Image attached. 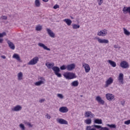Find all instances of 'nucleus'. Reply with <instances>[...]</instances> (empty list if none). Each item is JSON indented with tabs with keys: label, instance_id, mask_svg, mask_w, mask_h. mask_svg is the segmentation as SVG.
Here are the masks:
<instances>
[{
	"label": "nucleus",
	"instance_id": "de8ad7c7",
	"mask_svg": "<svg viewBox=\"0 0 130 130\" xmlns=\"http://www.w3.org/2000/svg\"><path fill=\"white\" fill-rule=\"evenodd\" d=\"M121 105H122L123 106H124V104H125V102L124 101H121Z\"/></svg>",
	"mask_w": 130,
	"mask_h": 130
},
{
	"label": "nucleus",
	"instance_id": "58836bf2",
	"mask_svg": "<svg viewBox=\"0 0 130 130\" xmlns=\"http://www.w3.org/2000/svg\"><path fill=\"white\" fill-rule=\"evenodd\" d=\"M19 126L22 130H25V126L24 125V124L21 123L19 125Z\"/></svg>",
	"mask_w": 130,
	"mask_h": 130
},
{
	"label": "nucleus",
	"instance_id": "20e7f679",
	"mask_svg": "<svg viewBox=\"0 0 130 130\" xmlns=\"http://www.w3.org/2000/svg\"><path fill=\"white\" fill-rule=\"evenodd\" d=\"M113 83V78L110 77L106 82L104 85V88H108L111 84Z\"/></svg>",
	"mask_w": 130,
	"mask_h": 130
},
{
	"label": "nucleus",
	"instance_id": "c85d7f7f",
	"mask_svg": "<svg viewBox=\"0 0 130 130\" xmlns=\"http://www.w3.org/2000/svg\"><path fill=\"white\" fill-rule=\"evenodd\" d=\"M84 122L86 123V124H91L92 123V120L91 119H87L85 120Z\"/></svg>",
	"mask_w": 130,
	"mask_h": 130
},
{
	"label": "nucleus",
	"instance_id": "0eeeda50",
	"mask_svg": "<svg viewBox=\"0 0 130 130\" xmlns=\"http://www.w3.org/2000/svg\"><path fill=\"white\" fill-rule=\"evenodd\" d=\"M46 31L50 37H51L52 38H54V37H55V34L53 31H52V30H51V29L47 28Z\"/></svg>",
	"mask_w": 130,
	"mask_h": 130
},
{
	"label": "nucleus",
	"instance_id": "c9c22d12",
	"mask_svg": "<svg viewBox=\"0 0 130 130\" xmlns=\"http://www.w3.org/2000/svg\"><path fill=\"white\" fill-rule=\"evenodd\" d=\"M60 70L61 71H64V70H67V65H62L60 67Z\"/></svg>",
	"mask_w": 130,
	"mask_h": 130
},
{
	"label": "nucleus",
	"instance_id": "ddd939ff",
	"mask_svg": "<svg viewBox=\"0 0 130 130\" xmlns=\"http://www.w3.org/2000/svg\"><path fill=\"white\" fill-rule=\"evenodd\" d=\"M84 116L85 117H90L91 118H93L94 114L92 113V112L91 111H87L85 112Z\"/></svg>",
	"mask_w": 130,
	"mask_h": 130
},
{
	"label": "nucleus",
	"instance_id": "bb28decb",
	"mask_svg": "<svg viewBox=\"0 0 130 130\" xmlns=\"http://www.w3.org/2000/svg\"><path fill=\"white\" fill-rule=\"evenodd\" d=\"M13 58H15L17 59V60H21V59L20 58V56H19V54H14L13 56Z\"/></svg>",
	"mask_w": 130,
	"mask_h": 130
},
{
	"label": "nucleus",
	"instance_id": "5fc2aeb1",
	"mask_svg": "<svg viewBox=\"0 0 130 130\" xmlns=\"http://www.w3.org/2000/svg\"><path fill=\"white\" fill-rule=\"evenodd\" d=\"M71 18H72V19H74V18H73V17H72Z\"/></svg>",
	"mask_w": 130,
	"mask_h": 130
},
{
	"label": "nucleus",
	"instance_id": "393cba45",
	"mask_svg": "<svg viewBox=\"0 0 130 130\" xmlns=\"http://www.w3.org/2000/svg\"><path fill=\"white\" fill-rule=\"evenodd\" d=\"M108 62L113 67V68H115V67H116V63L115 62L112 61L111 60H109Z\"/></svg>",
	"mask_w": 130,
	"mask_h": 130
},
{
	"label": "nucleus",
	"instance_id": "2eb2a0df",
	"mask_svg": "<svg viewBox=\"0 0 130 130\" xmlns=\"http://www.w3.org/2000/svg\"><path fill=\"white\" fill-rule=\"evenodd\" d=\"M7 43L10 49H12V50H14L15 49V45L14 44V43H13V42H11V41L10 40H8L7 41Z\"/></svg>",
	"mask_w": 130,
	"mask_h": 130
},
{
	"label": "nucleus",
	"instance_id": "f3484780",
	"mask_svg": "<svg viewBox=\"0 0 130 130\" xmlns=\"http://www.w3.org/2000/svg\"><path fill=\"white\" fill-rule=\"evenodd\" d=\"M22 110V107L20 105H17L12 108V111H21Z\"/></svg>",
	"mask_w": 130,
	"mask_h": 130
},
{
	"label": "nucleus",
	"instance_id": "cd10ccee",
	"mask_svg": "<svg viewBox=\"0 0 130 130\" xmlns=\"http://www.w3.org/2000/svg\"><path fill=\"white\" fill-rule=\"evenodd\" d=\"M35 5L36 7L39 8L40 7V1L39 0H35Z\"/></svg>",
	"mask_w": 130,
	"mask_h": 130
},
{
	"label": "nucleus",
	"instance_id": "c756f323",
	"mask_svg": "<svg viewBox=\"0 0 130 130\" xmlns=\"http://www.w3.org/2000/svg\"><path fill=\"white\" fill-rule=\"evenodd\" d=\"M123 31H124V35H127V36H128L130 35V32L129 31H127V29L123 28Z\"/></svg>",
	"mask_w": 130,
	"mask_h": 130
},
{
	"label": "nucleus",
	"instance_id": "8fccbe9b",
	"mask_svg": "<svg viewBox=\"0 0 130 130\" xmlns=\"http://www.w3.org/2000/svg\"><path fill=\"white\" fill-rule=\"evenodd\" d=\"M44 101H45V99H42L41 100L39 101V102L40 103H42L43 102H44Z\"/></svg>",
	"mask_w": 130,
	"mask_h": 130
},
{
	"label": "nucleus",
	"instance_id": "1a4fd4ad",
	"mask_svg": "<svg viewBox=\"0 0 130 130\" xmlns=\"http://www.w3.org/2000/svg\"><path fill=\"white\" fill-rule=\"evenodd\" d=\"M106 97L109 101H112L114 99V95L111 93H107L106 94Z\"/></svg>",
	"mask_w": 130,
	"mask_h": 130
},
{
	"label": "nucleus",
	"instance_id": "603ef678",
	"mask_svg": "<svg viewBox=\"0 0 130 130\" xmlns=\"http://www.w3.org/2000/svg\"><path fill=\"white\" fill-rule=\"evenodd\" d=\"M4 41V39H0V43H3V42Z\"/></svg>",
	"mask_w": 130,
	"mask_h": 130
},
{
	"label": "nucleus",
	"instance_id": "c03bdc74",
	"mask_svg": "<svg viewBox=\"0 0 130 130\" xmlns=\"http://www.w3.org/2000/svg\"><path fill=\"white\" fill-rule=\"evenodd\" d=\"M39 80H41L40 81H43V83H44V81H45V79L43 77H39Z\"/></svg>",
	"mask_w": 130,
	"mask_h": 130
},
{
	"label": "nucleus",
	"instance_id": "412c9836",
	"mask_svg": "<svg viewBox=\"0 0 130 130\" xmlns=\"http://www.w3.org/2000/svg\"><path fill=\"white\" fill-rule=\"evenodd\" d=\"M118 81L121 84H123V74L120 73L118 77Z\"/></svg>",
	"mask_w": 130,
	"mask_h": 130
},
{
	"label": "nucleus",
	"instance_id": "2f4dec72",
	"mask_svg": "<svg viewBox=\"0 0 130 130\" xmlns=\"http://www.w3.org/2000/svg\"><path fill=\"white\" fill-rule=\"evenodd\" d=\"M107 126H109V127H110L111 128H116V125H115V124H107Z\"/></svg>",
	"mask_w": 130,
	"mask_h": 130
},
{
	"label": "nucleus",
	"instance_id": "3c124183",
	"mask_svg": "<svg viewBox=\"0 0 130 130\" xmlns=\"http://www.w3.org/2000/svg\"><path fill=\"white\" fill-rule=\"evenodd\" d=\"M2 58H3V59H6V56L5 55H2L1 56Z\"/></svg>",
	"mask_w": 130,
	"mask_h": 130
},
{
	"label": "nucleus",
	"instance_id": "6e6552de",
	"mask_svg": "<svg viewBox=\"0 0 130 130\" xmlns=\"http://www.w3.org/2000/svg\"><path fill=\"white\" fill-rule=\"evenodd\" d=\"M75 68H76V65L74 63L67 65V70L70 72H71V71H73Z\"/></svg>",
	"mask_w": 130,
	"mask_h": 130
},
{
	"label": "nucleus",
	"instance_id": "72a5a7b5",
	"mask_svg": "<svg viewBox=\"0 0 130 130\" xmlns=\"http://www.w3.org/2000/svg\"><path fill=\"white\" fill-rule=\"evenodd\" d=\"M36 29L37 30V31H40L42 30V26L39 25L37 26H36Z\"/></svg>",
	"mask_w": 130,
	"mask_h": 130
},
{
	"label": "nucleus",
	"instance_id": "473e14b6",
	"mask_svg": "<svg viewBox=\"0 0 130 130\" xmlns=\"http://www.w3.org/2000/svg\"><path fill=\"white\" fill-rule=\"evenodd\" d=\"M42 84H44L43 81H39L35 83L36 86H40V85H42Z\"/></svg>",
	"mask_w": 130,
	"mask_h": 130
},
{
	"label": "nucleus",
	"instance_id": "e433bc0d",
	"mask_svg": "<svg viewBox=\"0 0 130 130\" xmlns=\"http://www.w3.org/2000/svg\"><path fill=\"white\" fill-rule=\"evenodd\" d=\"M73 29H79V28H80V25L73 24Z\"/></svg>",
	"mask_w": 130,
	"mask_h": 130
},
{
	"label": "nucleus",
	"instance_id": "37998d69",
	"mask_svg": "<svg viewBox=\"0 0 130 130\" xmlns=\"http://www.w3.org/2000/svg\"><path fill=\"white\" fill-rule=\"evenodd\" d=\"M98 2L100 6H101V5H102V4H103V0H98Z\"/></svg>",
	"mask_w": 130,
	"mask_h": 130
},
{
	"label": "nucleus",
	"instance_id": "7ed1b4c3",
	"mask_svg": "<svg viewBox=\"0 0 130 130\" xmlns=\"http://www.w3.org/2000/svg\"><path fill=\"white\" fill-rule=\"evenodd\" d=\"M38 61H39V58L38 57H35L27 63V64L28 66H34Z\"/></svg>",
	"mask_w": 130,
	"mask_h": 130
},
{
	"label": "nucleus",
	"instance_id": "423d86ee",
	"mask_svg": "<svg viewBox=\"0 0 130 130\" xmlns=\"http://www.w3.org/2000/svg\"><path fill=\"white\" fill-rule=\"evenodd\" d=\"M96 39L99 43L105 44H108V43H109V41H108V40L102 39H100V38H98Z\"/></svg>",
	"mask_w": 130,
	"mask_h": 130
},
{
	"label": "nucleus",
	"instance_id": "b1692460",
	"mask_svg": "<svg viewBox=\"0 0 130 130\" xmlns=\"http://www.w3.org/2000/svg\"><path fill=\"white\" fill-rule=\"evenodd\" d=\"M63 21L66 23V24H67L68 26H71L72 24V20L70 19H65Z\"/></svg>",
	"mask_w": 130,
	"mask_h": 130
},
{
	"label": "nucleus",
	"instance_id": "39448f33",
	"mask_svg": "<svg viewBox=\"0 0 130 130\" xmlns=\"http://www.w3.org/2000/svg\"><path fill=\"white\" fill-rule=\"evenodd\" d=\"M120 67L122 69H128V68H129V65L127 62L125 61H122L120 63Z\"/></svg>",
	"mask_w": 130,
	"mask_h": 130
},
{
	"label": "nucleus",
	"instance_id": "f8f14e48",
	"mask_svg": "<svg viewBox=\"0 0 130 130\" xmlns=\"http://www.w3.org/2000/svg\"><path fill=\"white\" fill-rule=\"evenodd\" d=\"M82 65L83 68L85 69V73H89L90 72V70H91V68H90V66L86 63H83Z\"/></svg>",
	"mask_w": 130,
	"mask_h": 130
},
{
	"label": "nucleus",
	"instance_id": "ea45409f",
	"mask_svg": "<svg viewBox=\"0 0 130 130\" xmlns=\"http://www.w3.org/2000/svg\"><path fill=\"white\" fill-rule=\"evenodd\" d=\"M6 32H4L2 34L0 33V38H3L4 36H6Z\"/></svg>",
	"mask_w": 130,
	"mask_h": 130
},
{
	"label": "nucleus",
	"instance_id": "a19ab883",
	"mask_svg": "<svg viewBox=\"0 0 130 130\" xmlns=\"http://www.w3.org/2000/svg\"><path fill=\"white\" fill-rule=\"evenodd\" d=\"M1 19L2 20H7L8 19V17L6 16H2L1 17Z\"/></svg>",
	"mask_w": 130,
	"mask_h": 130
},
{
	"label": "nucleus",
	"instance_id": "4468645a",
	"mask_svg": "<svg viewBox=\"0 0 130 130\" xmlns=\"http://www.w3.org/2000/svg\"><path fill=\"white\" fill-rule=\"evenodd\" d=\"M59 111L62 113H66L69 111V109L67 107H62L59 108Z\"/></svg>",
	"mask_w": 130,
	"mask_h": 130
},
{
	"label": "nucleus",
	"instance_id": "a211bd4d",
	"mask_svg": "<svg viewBox=\"0 0 130 130\" xmlns=\"http://www.w3.org/2000/svg\"><path fill=\"white\" fill-rule=\"evenodd\" d=\"M92 126H94V127H95L96 128H100V130H109V128H108L107 127H102L98 125H94Z\"/></svg>",
	"mask_w": 130,
	"mask_h": 130
},
{
	"label": "nucleus",
	"instance_id": "5701e85b",
	"mask_svg": "<svg viewBox=\"0 0 130 130\" xmlns=\"http://www.w3.org/2000/svg\"><path fill=\"white\" fill-rule=\"evenodd\" d=\"M71 85L72 87H78V86H79V82L78 80L74 81L72 82Z\"/></svg>",
	"mask_w": 130,
	"mask_h": 130
},
{
	"label": "nucleus",
	"instance_id": "9d476101",
	"mask_svg": "<svg viewBox=\"0 0 130 130\" xmlns=\"http://www.w3.org/2000/svg\"><path fill=\"white\" fill-rule=\"evenodd\" d=\"M98 36H106L107 35V30L103 29L98 33Z\"/></svg>",
	"mask_w": 130,
	"mask_h": 130
},
{
	"label": "nucleus",
	"instance_id": "864d4df0",
	"mask_svg": "<svg viewBox=\"0 0 130 130\" xmlns=\"http://www.w3.org/2000/svg\"><path fill=\"white\" fill-rule=\"evenodd\" d=\"M43 1L45 3H47V2H48V0H43Z\"/></svg>",
	"mask_w": 130,
	"mask_h": 130
},
{
	"label": "nucleus",
	"instance_id": "09e8293b",
	"mask_svg": "<svg viewBox=\"0 0 130 130\" xmlns=\"http://www.w3.org/2000/svg\"><path fill=\"white\" fill-rule=\"evenodd\" d=\"M114 47L115 48H120V47H119V46H118V45H114Z\"/></svg>",
	"mask_w": 130,
	"mask_h": 130
},
{
	"label": "nucleus",
	"instance_id": "4be33fe9",
	"mask_svg": "<svg viewBox=\"0 0 130 130\" xmlns=\"http://www.w3.org/2000/svg\"><path fill=\"white\" fill-rule=\"evenodd\" d=\"M46 67L48 68V69H50L52 68H53L54 66V63H50L49 62H47L45 63Z\"/></svg>",
	"mask_w": 130,
	"mask_h": 130
},
{
	"label": "nucleus",
	"instance_id": "49530a36",
	"mask_svg": "<svg viewBox=\"0 0 130 130\" xmlns=\"http://www.w3.org/2000/svg\"><path fill=\"white\" fill-rule=\"evenodd\" d=\"M46 117H47V118L48 119H50V118H51L50 116L49 115H48V114H47V115H46Z\"/></svg>",
	"mask_w": 130,
	"mask_h": 130
},
{
	"label": "nucleus",
	"instance_id": "a18cd8bd",
	"mask_svg": "<svg viewBox=\"0 0 130 130\" xmlns=\"http://www.w3.org/2000/svg\"><path fill=\"white\" fill-rule=\"evenodd\" d=\"M58 8H59V6H58V5H55L53 7V9H54L55 10H56V9H58Z\"/></svg>",
	"mask_w": 130,
	"mask_h": 130
},
{
	"label": "nucleus",
	"instance_id": "79ce46f5",
	"mask_svg": "<svg viewBox=\"0 0 130 130\" xmlns=\"http://www.w3.org/2000/svg\"><path fill=\"white\" fill-rule=\"evenodd\" d=\"M25 124H26V125L29 126V127H32V124H31L30 122H25Z\"/></svg>",
	"mask_w": 130,
	"mask_h": 130
},
{
	"label": "nucleus",
	"instance_id": "a878e982",
	"mask_svg": "<svg viewBox=\"0 0 130 130\" xmlns=\"http://www.w3.org/2000/svg\"><path fill=\"white\" fill-rule=\"evenodd\" d=\"M94 122L98 124H102V120L99 119H96L94 120Z\"/></svg>",
	"mask_w": 130,
	"mask_h": 130
},
{
	"label": "nucleus",
	"instance_id": "aec40b11",
	"mask_svg": "<svg viewBox=\"0 0 130 130\" xmlns=\"http://www.w3.org/2000/svg\"><path fill=\"white\" fill-rule=\"evenodd\" d=\"M122 12L124 14H127L129 13L130 16V7H124L122 9Z\"/></svg>",
	"mask_w": 130,
	"mask_h": 130
},
{
	"label": "nucleus",
	"instance_id": "f257e3e1",
	"mask_svg": "<svg viewBox=\"0 0 130 130\" xmlns=\"http://www.w3.org/2000/svg\"><path fill=\"white\" fill-rule=\"evenodd\" d=\"M63 77H64L67 80H72L77 78L76 74L71 72H66L63 74Z\"/></svg>",
	"mask_w": 130,
	"mask_h": 130
},
{
	"label": "nucleus",
	"instance_id": "6ab92c4d",
	"mask_svg": "<svg viewBox=\"0 0 130 130\" xmlns=\"http://www.w3.org/2000/svg\"><path fill=\"white\" fill-rule=\"evenodd\" d=\"M57 121L58 123H60V124H68L67 120L63 119H57Z\"/></svg>",
	"mask_w": 130,
	"mask_h": 130
},
{
	"label": "nucleus",
	"instance_id": "7c9ffc66",
	"mask_svg": "<svg viewBox=\"0 0 130 130\" xmlns=\"http://www.w3.org/2000/svg\"><path fill=\"white\" fill-rule=\"evenodd\" d=\"M22 78H23V73L22 72H20L18 74V79L19 80H22Z\"/></svg>",
	"mask_w": 130,
	"mask_h": 130
},
{
	"label": "nucleus",
	"instance_id": "f704fd0d",
	"mask_svg": "<svg viewBox=\"0 0 130 130\" xmlns=\"http://www.w3.org/2000/svg\"><path fill=\"white\" fill-rule=\"evenodd\" d=\"M86 130H96V128H92V126H87Z\"/></svg>",
	"mask_w": 130,
	"mask_h": 130
},
{
	"label": "nucleus",
	"instance_id": "f03ea898",
	"mask_svg": "<svg viewBox=\"0 0 130 130\" xmlns=\"http://www.w3.org/2000/svg\"><path fill=\"white\" fill-rule=\"evenodd\" d=\"M52 69L53 70V72H54L55 75H56L58 78H61V74L59 73L60 72L59 68L56 66H54L53 68H52Z\"/></svg>",
	"mask_w": 130,
	"mask_h": 130
},
{
	"label": "nucleus",
	"instance_id": "9b49d317",
	"mask_svg": "<svg viewBox=\"0 0 130 130\" xmlns=\"http://www.w3.org/2000/svg\"><path fill=\"white\" fill-rule=\"evenodd\" d=\"M38 45L40 46V47H42L45 50H47L48 51H50V48H48L47 46H45L44 44L42 43H39Z\"/></svg>",
	"mask_w": 130,
	"mask_h": 130
},
{
	"label": "nucleus",
	"instance_id": "dca6fc26",
	"mask_svg": "<svg viewBox=\"0 0 130 130\" xmlns=\"http://www.w3.org/2000/svg\"><path fill=\"white\" fill-rule=\"evenodd\" d=\"M95 100L100 103V104H102V105H104V101L102 100V98L100 96H98L96 97Z\"/></svg>",
	"mask_w": 130,
	"mask_h": 130
},
{
	"label": "nucleus",
	"instance_id": "4c0bfd02",
	"mask_svg": "<svg viewBox=\"0 0 130 130\" xmlns=\"http://www.w3.org/2000/svg\"><path fill=\"white\" fill-rule=\"evenodd\" d=\"M57 96L60 99H63V95L60 93L57 94Z\"/></svg>",
	"mask_w": 130,
	"mask_h": 130
}]
</instances>
